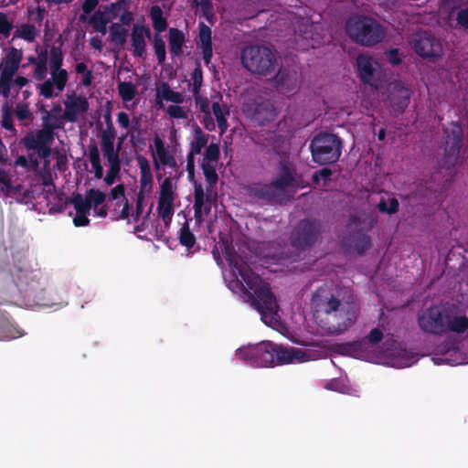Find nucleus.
<instances>
[{
  "mask_svg": "<svg viewBox=\"0 0 468 468\" xmlns=\"http://www.w3.org/2000/svg\"><path fill=\"white\" fill-rule=\"evenodd\" d=\"M229 264L237 280L236 286L242 292V298L261 314V320L268 324L275 320L279 305L268 282L254 272L248 264L234 257H229Z\"/></svg>",
  "mask_w": 468,
  "mask_h": 468,
  "instance_id": "obj_1",
  "label": "nucleus"
},
{
  "mask_svg": "<svg viewBox=\"0 0 468 468\" xmlns=\"http://www.w3.org/2000/svg\"><path fill=\"white\" fill-rule=\"evenodd\" d=\"M314 318L325 320L329 331L341 334L353 326L359 316V304L354 300H341L326 287L314 291L311 298Z\"/></svg>",
  "mask_w": 468,
  "mask_h": 468,
  "instance_id": "obj_2",
  "label": "nucleus"
},
{
  "mask_svg": "<svg viewBox=\"0 0 468 468\" xmlns=\"http://www.w3.org/2000/svg\"><path fill=\"white\" fill-rule=\"evenodd\" d=\"M420 328L427 334L442 335L447 332L464 334L468 330V318L459 314L455 303L431 305L418 319Z\"/></svg>",
  "mask_w": 468,
  "mask_h": 468,
  "instance_id": "obj_3",
  "label": "nucleus"
},
{
  "mask_svg": "<svg viewBox=\"0 0 468 468\" xmlns=\"http://www.w3.org/2000/svg\"><path fill=\"white\" fill-rule=\"evenodd\" d=\"M346 33L358 45L373 47L383 40L385 30L376 19L367 16H355L346 22Z\"/></svg>",
  "mask_w": 468,
  "mask_h": 468,
  "instance_id": "obj_4",
  "label": "nucleus"
},
{
  "mask_svg": "<svg viewBox=\"0 0 468 468\" xmlns=\"http://www.w3.org/2000/svg\"><path fill=\"white\" fill-rule=\"evenodd\" d=\"M442 133L446 147L439 166L452 175V170L459 163L461 148L463 144V129L459 122L452 121L443 125Z\"/></svg>",
  "mask_w": 468,
  "mask_h": 468,
  "instance_id": "obj_5",
  "label": "nucleus"
},
{
  "mask_svg": "<svg viewBox=\"0 0 468 468\" xmlns=\"http://www.w3.org/2000/svg\"><path fill=\"white\" fill-rule=\"evenodd\" d=\"M312 159L321 165L335 164L341 155L342 141L335 134L321 133L310 142Z\"/></svg>",
  "mask_w": 468,
  "mask_h": 468,
  "instance_id": "obj_6",
  "label": "nucleus"
},
{
  "mask_svg": "<svg viewBox=\"0 0 468 468\" xmlns=\"http://www.w3.org/2000/svg\"><path fill=\"white\" fill-rule=\"evenodd\" d=\"M323 223L320 219L307 217L297 222L290 235V243L299 251L312 248L321 239Z\"/></svg>",
  "mask_w": 468,
  "mask_h": 468,
  "instance_id": "obj_7",
  "label": "nucleus"
},
{
  "mask_svg": "<svg viewBox=\"0 0 468 468\" xmlns=\"http://www.w3.org/2000/svg\"><path fill=\"white\" fill-rule=\"evenodd\" d=\"M242 66L250 72L265 75L274 69L276 58L267 46H246L240 54Z\"/></svg>",
  "mask_w": 468,
  "mask_h": 468,
  "instance_id": "obj_8",
  "label": "nucleus"
},
{
  "mask_svg": "<svg viewBox=\"0 0 468 468\" xmlns=\"http://www.w3.org/2000/svg\"><path fill=\"white\" fill-rule=\"evenodd\" d=\"M273 346L274 343L262 341L257 345L239 347L235 356L237 359L250 367H273Z\"/></svg>",
  "mask_w": 468,
  "mask_h": 468,
  "instance_id": "obj_9",
  "label": "nucleus"
},
{
  "mask_svg": "<svg viewBox=\"0 0 468 468\" xmlns=\"http://www.w3.org/2000/svg\"><path fill=\"white\" fill-rule=\"evenodd\" d=\"M55 137L56 133L50 131V127L42 125L36 133H27L22 139V144L27 150L36 151L40 158L45 159L52 154Z\"/></svg>",
  "mask_w": 468,
  "mask_h": 468,
  "instance_id": "obj_10",
  "label": "nucleus"
},
{
  "mask_svg": "<svg viewBox=\"0 0 468 468\" xmlns=\"http://www.w3.org/2000/svg\"><path fill=\"white\" fill-rule=\"evenodd\" d=\"M410 43L419 56L431 61H435L442 55L441 42L431 32H416L411 36Z\"/></svg>",
  "mask_w": 468,
  "mask_h": 468,
  "instance_id": "obj_11",
  "label": "nucleus"
},
{
  "mask_svg": "<svg viewBox=\"0 0 468 468\" xmlns=\"http://www.w3.org/2000/svg\"><path fill=\"white\" fill-rule=\"evenodd\" d=\"M243 112L259 126L269 124L277 116V110L269 100L247 103L244 105Z\"/></svg>",
  "mask_w": 468,
  "mask_h": 468,
  "instance_id": "obj_12",
  "label": "nucleus"
},
{
  "mask_svg": "<svg viewBox=\"0 0 468 468\" xmlns=\"http://www.w3.org/2000/svg\"><path fill=\"white\" fill-rule=\"evenodd\" d=\"M273 85L278 93L291 96L300 89L297 72L289 68H280L273 78Z\"/></svg>",
  "mask_w": 468,
  "mask_h": 468,
  "instance_id": "obj_13",
  "label": "nucleus"
},
{
  "mask_svg": "<svg viewBox=\"0 0 468 468\" xmlns=\"http://www.w3.org/2000/svg\"><path fill=\"white\" fill-rule=\"evenodd\" d=\"M273 349V367L275 365H288L305 360V353L299 348L285 347L282 345L274 344Z\"/></svg>",
  "mask_w": 468,
  "mask_h": 468,
  "instance_id": "obj_14",
  "label": "nucleus"
},
{
  "mask_svg": "<svg viewBox=\"0 0 468 468\" xmlns=\"http://www.w3.org/2000/svg\"><path fill=\"white\" fill-rule=\"evenodd\" d=\"M254 142L267 154H279L284 144V138L275 132L266 131L256 134Z\"/></svg>",
  "mask_w": 468,
  "mask_h": 468,
  "instance_id": "obj_15",
  "label": "nucleus"
},
{
  "mask_svg": "<svg viewBox=\"0 0 468 468\" xmlns=\"http://www.w3.org/2000/svg\"><path fill=\"white\" fill-rule=\"evenodd\" d=\"M249 197L267 202V203H280L282 199V195L278 192L275 186L271 183L269 184H255L247 189Z\"/></svg>",
  "mask_w": 468,
  "mask_h": 468,
  "instance_id": "obj_16",
  "label": "nucleus"
},
{
  "mask_svg": "<svg viewBox=\"0 0 468 468\" xmlns=\"http://www.w3.org/2000/svg\"><path fill=\"white\" fill-rule=\"evenodd\" d=\"M296 172L285 162L279 163L277 176L271 181L278 192L284 197L286 189L295 181Z\"/></svg>",
  "mask_w": 468,
  "mask_h": 468,
  "instance_id": "obj_17",
  "label": "nucleus"
},
{
  "mask_svg": "<svg viewBox=\"0 0 468 468\" xmlns=\"http://www.w3.org/2000/svg\"><path fill=\"white\" fill-rule=\"evenodd\" d=\"M144 37H151V29L144 25H133L131 44L133 48V55L138 58H144L146 53V44Z\"/></svg>",
  "mask_w": 468,
  "mask_h": 468,
  "instance_id": "obj_18",
  "label": "nucleus"
},
{
  "mask_svg": "<svg viewBox=\"0 0 468 468\" xmlns=\"http://www.w3.org/2000/svg\"><path fill=\"white\" fill-rule=\"evenodd\" d=\"M22 59V49L12 47L0 65V69H2L0 76L14 78L15 74L19 69V65L21 64Z\"/></svg>",
  "mask_w": 468,
  "mask_h": 468,
  "instance_id": "obj_19",
  "label": "nucleus"
},
{
  "mask_svg": "<svg viewBox=\"0 0 468 468\" xmlns=\"http://www.w3.org/2000/svg\"><path fill=\"white\" fill-rule=\"evenodd\" d=\"M68 99L70 101H66L65 110H64V117L69 122H75L77 120V116L80 112H85L89 109L88 100L84 97L75 98L74 95L68 96Z\"/></svg>",
  "mask_w": 468,
  "mask_h": 468,
  "instance_id": "obj_20",
  "label": "nucleus"
},
{
  "mask_svg": "<svg viewBox=\"0 0 468 468\" xmlns=\"http://www.w3.org/2000/svg\"><path fill=\"white\" fill-rule=\"evenodd\" d=\"M137 165L140 169V192L149 193L153 190L154 176L151 172V165L144 155H137Z\"/></svg>",
  "mask_w": 468,
  "mask_h": 468,
  "instance_id": "obj_21",
  "label": "nucleus"
},
{
  "mask_svg": "<svg viewBox=\"0 0 468 468\" xmlns=\"http://www.w3.org/2000/svg\"><path fill=\"white\" fill-rule=\"evenodd\" d=\"M198 28L197 46L201 48L205 64L208 65L212 58L211 29L204 22H199Z\"/></svg>",
  "mask_w": 468,
  "mask_h": 468,
  "instance_id": "obj_22",
  "label": "nucleus"
},
{
  "mask_svg": "<svg viewBox=\"0 0 468 468\" xmlns=\"http://www.w3.org/2000/svg\"><path fill=\"white\" fill-rule=\"evenodd\" d=\"M42 125L51 127V131L55 133L56 130L61 129L65 123L66 117L62 113V107L60 104H55L53 108L46 112V114L41 116Z\"/></svg>",
  "mask_w": 468,
  "mask_h": 468,
  "instance_id": "obj_23",
  "label": "nucleus"
},
{
  "mask_svg": "<svg viewBox=\"0 0 468 468\" xmlns=\"http://www.w3.org/2000/svg\"><path fill=\"white\" fill-rule=\"evenodd\" d=\"M384 335L383 331L378 328H373L369 331V334L366 335L364 338L358 341H355L352 343H347L345 345L344 348L347 352H357L363 351L365 346L367 343L375 346L383 340Z\"/></svg>",
  "mask_w": 468,
  "mask_h": 468,
  "instance_id": "obj_24",
  "label": "nucleus"
},
{
  "mask_svg": "<svg viewBox=\"0 0 468 468\" xmlns=\"http://www.w3.org/2000/svg\"><path fill=\"white\" fill-rule=\"evenodd\" d=\"M356 65L358 75L362 82L366 84H372L375 80V69L373 67V60L367 55H358L356 58Z\"/></svg>",
  "mask_w": 468,
  "mask_h": 468,
  "instance_id": "obj_25",
  "label": "nucleus"
},
{
  "mask_svg": "<svg viewBox=\"0 0 468 468\" xmlns=\"http://www.w3.org/2000/svg\"><path fill=\"white\" fill-rule=\"evenodd\" d=\"M410 90L403 85H397L390 100L392 108L399 113H402L410 103Z\"/></svg>",
  "mask_w": 468,
  "mask_h": 468,
  "instance_id": "obj_26",
  "label": "nucleus"
},
{
  "mask_svg": "<svg viewBox=\"0 0 468 468\" xmlns=\"http://www.w3.org/2000/svg\"><path fill=\"white\" fill-rule=\"evenodd\" d=\"M186 43V36L184 32L171 27L169 29L168 47L172 57H178L182 53V48Z\"/></svg>",
  "mask_w": 468,
  "mask_h": 468,
  "instance_id": "obj_27",
  "label": "nucleus"
},
{
  "mask_svg": "<svg viewBox=\"0 0 468 468\" xmlns=\"http://www.w3.org/2000/svg\"><path fill=\"white\" fill-rule=\"evenodd\" d=\"M124 138H122L117 144V147H114V143H108L105 141L104 143H101V148L103 154L104 159L107 161L108 165H122L120 151L122 148V144Z\"/></svg>",
  "mask_w": 468,
  "mask_h": 468,
  "instance_id": "obj_28",
  "label": "nucleus"
},
{
  "mask_svg": "<svg viewBox=\"0 0 468 468\" xmlns=\"http://www.w3.org/2000/svg\"><path fill=\"white\" fill-rule=\"evenodd\" d=\"M23 188L21 184L13 186L9 175L0 168V195L5 197H16Z\"/></svg>",
  "mask_w": 468,
  "mask_h": 468,
  "instance_id": "obj_29",
  "label": "nucleus"
},
{
  "mask_svg": "<svg viewBox=\"0 0 468 468\" xmlns=\"http://www.w3.org/2000/svg\"><path fill=\"white\" fill-rule=\"evenodd\" d=\"M194 197H195V203H194V215L197 220L200 221L202 219L203 214H202V207L204 206L205 197L207 202L210 201V196L205 195L203 186L201 184H195V191H194Z\"/></svg>",
  "mask_w": 468,
  "mask_h": 468,
  "instance_id": "obj_30",
  "label": "nucleus"
},
{
  "mask_svg": "<svg viewBox=\"0 0 468 468\" xmlns=\"http://www.w3.org/2000/svg\"><path fill=\"white\" fill-rule=\"evenodd\" d=\"M110 40L117 47H122L127 42L128 30L119 23H112L109 28Z\"/></svg>",
  "mask_w": 468,
  "mask_h": 468,
  "instance_id": "obj_31",
  "label": "nucleus"
},
{
  "mask_svg": "<svg viewBox=\"0 0 468 468\" xmlns=\"http://www.w3.org/2000/svg\"><path fill=\"white\" fill-rule=\"evenodd\" d=\"M211 110L213 115L216 116V122H218L221 133H225L228 129L227 115L229 114V108L216 101L212 103Z\"/></svg>",
  "mask_w": 468,
  "mask_h": 468,
  "instance_id": "obj_32",
  "label": "nucleus"
},
{
  "mask_svg": "<svg viewBox=\"0 0 468 468\" xmlns=\"http://www.w3.org/2000/svg\"><path fill=\"white\" fill-rule=\"evenodd\" d=\"M150 18L153 20V27L157 32L156 34L166 30L167 20L166 17L164 16L163 10L159 5H154L150 8Z\"/></svg>",
  "mask_w": 468,
  "mask_h": 468,
  "instance_id": "obj_33",
  "label": "nucleus"
},
{
  "mask_svg": "<svg viewBox=\"0 0 468 468\" xmlns=\"http://www.w3.org/2000/svg\"><path fill=\"white\" fill-rule=\"evenodd\" d=\"M89 158L96 178H101L103 168L101 164L100 151L96 143L89 145Z\"/></svg>",
  "mask_w": 468,
  "mask_h": 468,
  "instance_id": "obj_34",
  "label": "nucleus"
},
{
  "mask_svg": "<svg viewBox=\"0 0 468 468\" xmlns=\"http://www.w3.org/2000/svg\"><path fill=\"white\" fill-rule=\"evenodd\" d=\"M67 204H72L76 213L79 214H90L91 207H90L88 200L86 197H82V196L74 192L70 197H68L65 201V206Z\"/></svg>",
  "mask_w": 468,
  "mask_h": 468,
  "instance_id": "obj_35",
  "label": "nucleus"
},
{
  "mask_svg": "<svg viewBox=\"0 0 468 468\" xmlns=\"http://www.w3.org/2000/svg\"><path fill=\"white\" fill-rule=\"evenodd\" d=\"M154 146L156 154L162 165L169 166H173L176 165V161L173 155L170 154L165 149V143L162 138L158 136L154 138Z\"/></svg>",
  "mask_w": 468,
  "mask_h": 468,
  "instance_id": "obj_36",
  "label": "nucleus"
},
{
  "mask_svg": "<svg viewBox=\"0 0 468 468\" xmlns=\"http://www.w3.org/2000/svg\"><path fill=\"white\" fill-rule=\"evenodd\" d=\"M177 239L179 240V244L186 247L187 249L193 248L196 244L197 238L191 231L187 221L181 226Z\"/></svg>",
  "mask_w": 468,
  "mask_h": 468,
  "instance_id": "obj_37",
  "label": "nucleus"
},
{
  "mask_svg": "<svg viewBox=\"0 0 468 468\" xmlns=\"http://www.w3.org/2000/svg\"><path fill=\"white\" fill-rule=\"evenodd\" d=\"M201 169L207 184V191H208L209 189H212L218 182V174H217V168L215 165L208 164L206 161H202Z\"/></svg>",
  "mask_w": 468,
  "mask_h": 468,
  "instance_id": "obj_38",
  "label": "nucleus"
},
{
  "mask_svg": "<svg viewBox=\"0 0 468 468\" xmlns=\"http://www.w3.org/2000/svg\"><path fill=\"white\" fill-rule=\"evenodd\" d=\"M207 144V135L205 134L199 126L195 129V140L191 143V148L188 154L193 155L199 154L202 148Z\"/></svg>",
  "mask_w": 468,
  "mask_h": 468,
  "instance_id": "obj_39",
  "label": "nucleus"
},
{
  "mask_svg": "<svg viewBox=\"0 0 468 468\" xmlns=\"http://www.w3.org/2000/svg\"><path fill=\"white\" fill-rule=\"evenodd\" d=\"M38 35L37 27L29 23L23 24L15 32V37H21L27 42H33Z\"/></svg>",
  "mask_w": 468,
  "mask_h": 468,
  "instance_id": "obj_40",
  "label": "nucleus"
},
{
  "mask_svg": "<svg viewBox=\"0 0 468 468\" xmlns=\"http://www.w3.org/2000/svg\"><path fill=\"white\" fill-rule=\"evenodd\" d=\"M63 59L64 55L61 47L53 46L51 49H49V69H51V70L62 69Z\"/></svg>",
  "mask_w": 468,
  "mask_h": 468,
  "instance_id": "obj_41",
  "label": "nucleus"
},
{
  "mask_svg": "<svg viewBox=\"0 0 468 468\" xmlns=\"http://www.w3.org/2000/svg\"><path fill=\"white\" fill-rule=\"evenodd\" d=\"M117 90L122 101L126 102L133 101L137 93L136 87L132 81H121L117 85Z\"/></svg>",
  "mask_w": 468,
  "mask_h": 468,
  "instance_id": "obj_42",
  "label": "nucleus"
},
{
  "mask_svg": "<svg viewBox=\"0 0 468 468\" xmlns=\"http://www.w3.org/2000/svg\"><path fill=\"white\" fill-rule=\"evenodd\" d=\"M48 51L46 49L41 50V52L37 56V63L35 66L34 76L37 80H41L46 78L48 69Z\"/></svg>",
  "mask_w": 468,
  "mask_h": 468,
  "instance_id": "obj_43",
  "label": "nucleus"
},
{
  "mask_svg": "<svg viewBox=\"0 0 468 468\" xmlns=\"http://www.w3.org/2000/svg\"><path fill=\"white\" fill-rule=\"evenodd\" d=\"M90 23L96 32H99L102 35L106 33L108 19L105 17L102 11L99 10L94 12L93 16H91L90 18Z\"/></svg>",
  "mask_w": 468,
  "mask_h": 468,
  "instance_id": "obj_44",
  "label": "nucleus"
},
{
  "mask_svg": "<svg viewBox=\"0 0 468 468\" xmlns=\"http://www.w3.org/2000/svg\"><path fill=\"white\" fill-rule=\"evenodd\" d=\"M86 198L90 207L96 208L98 206H101L106 199V195L97 188H90L87 191Z\"/></svg>",
  "mask_w": 468,
  "mask_h": 468,
  "instance_id": "obj_45",
  "label": "nucleus"
},
{
  "mask_svg": "<svg viewBox=\"0 0 468 468\" xmlns=\"http://www.w3.org/2000/svg\"><path fill=\"white\" fill-rule=\"evenodd\" d=\"M154 48L159 65H163L166 58L165 42L160 34H155L154 37Z\"/></svg>",
  "mask_w": 468,
  "mask_h": 468,
  "instance_id": "obj_46",
  "label": "nucleus"
},
{
  "mask_svg": "<svg viewBox=\"0 0 468 468\" xmlns=\"http://www.w3.org/2000/svg\"><path fill=\"white\" fill-rule=\"evenodd\" d=\"M162 96L166 101L176 104H181L184 101V95L178 91L173 90L166 82L163 84Z\"/></svg>",
  "mask_w": 468,
  "mask_h": 468,
  "instance_id": "obj_47",
  "label": "nucleus"
},
{
  "mask_svg": "<svg viewBox=\"0 0 468 468\" xmlns=\"http://www.w3.org/2000/svg\"><path fill=\"white\" fill-rule=\"evenodd\" d=\"M355 249L359 255H363L371 246L370 238L362 233H358L353 238Z\"/></svg>",
  "mask_w": 468,
  "mask_h": 468,
  "instance_id": "obj_48",
  "label": "nucleus"
},
{
  "mask_svg": "<svg viewBox=\"0 0 468 468\" xmlns=\"http://www.w3.org/2000/svg\"><path fill=\"white\" fill-rule=\"evenodd\" d=\"M68 72L66 69L51 70V80L58 90H63L68 81Z\"/></svg>",
  "mask_w": 468,
  "mask_h": 468,
  "instance_id": "obj_49",
  "label": "nucleus"
},
{
  "mask_svg": "<svg viewBox=\"0 0 468 468\" xmlns=\"http://www.w3.org/2000/svg\"><path fill=\"white\" fill-rule=\"evenodd\" d=\"M192 92L193 94L200 93V89L203 84V72L200 63H197L192 74Z\"/></svg>",
  "mask_w": 468,
  "mask_h": 468,
  "instance_id": "obj_50",
  "label": "nucleus"
},
{
  "mask_svg": "<svg viewBox=\"0 0 468 468\" xmlns=\"http://www.w3.org/2000/svg\"><path fill=\"white\" fill-rule=\"evenodd\" d=\"M377 207L378 211L391 215L395 214L399 210V203L395 197L390 198L389 203H388L385 199H380V202L378 203Z\"/></svg>",
  "mask_w": 468,
  "mask_h": 468,
  "instance_id": "obj_51",
  "label": "nucleus"
},
{
  "mask_svg": "<svg viewBox=\"0 0 468 468\" xmlns=\"http://www.w3.org/2000/svg\"><path fill=\"white\" fill-rule=\"evenodd\" d=\"M220 157V148L219 145L214 143H210L205 151L203 161L207 162L208 164L217 163Z\"/></svg>",
  "mask_w": 468,
  "mask_h": 468,
  "instance_id": "obj_52",
  "label": "nucleus"
},
{
  "mask_svg": "<svg viewBox=\"0 0 468 468\" xmlns=\"http://www.w3.org/2000/svg\"><path fill=\"white\" fill-rule=\"evenodd\" d=\"M174 192H173V185L172 179L170 177H165L161 184V191L159 200H174Z\"/></svg>",
  "mask_w": 468,
  "mask_h": 468,
  "instance_id": "obj_53",
  "label": "nucleus"
},
{
  "mask_svg": "<svg viewBox=\"0 0 468 468\" xmlns=\"http://www.w3.org/2000/svg\"><path fill=\"white\" fill-rule=\"evenodd\" d=\"M2 127L9 132H15L13 124L12 110L7 104L2 108Z\"/></svg>",
  "mask_w": 468,
  "mask_h": 468,
  "instance_id": "obj_54",
  "label": "nucleus"
},
{
  "mask_svg": "<svg viewBox=\"0 0 468 468\" xmlns=\"http://www.w3.org/2000/svg\"><path fill=\"white\" fill-rule=\"evenodd\" d=\"M455 21L456 28L468 31V6L460 8L456 12Z\"/></svg>",
  "mask_w": 468,
  "mask_h": 468,
  "instance_id": "obj_55",
  "label": "nucleus"
},
{
  "mask_svg": "<svg viewBox=\"0 0 468 468\" xmlns=\"http://www.w3.org/2000/svg\"><path fill=\"white\" fill-rule=\"evenodd\" d=\"M158 213L165 222L167 219L171 220L173 215V201L159 200Z\"/></svg>",
  "mask_w": 468,
  "mask_h": 468,
  "instance_id": "obj_56",
  "label": "nucleus"
},
{
  "mask_svg": "<svg viewBox=\"0 0 468 468\" xmlns=\"http://www.w3.org/2000/svg\"><path fill=\"white\" fill-rule=\"evenodd\" d=\"M15 113L17 119L20 121H33V113L29 110L28 104L27 103H18L15 108Z\"/></svg>",
  "mask_w": 468,
  "mask_h": 468,
  "instance_id": "obj_57",
  "label": "nucleus"
},
{
  "mask_svg": "<svg viewBox=\"0 0 468 468\" xmlns=\"http://www.w3.org/2000/svg\"><path fill=\"white\" fill-rule=\"evenodd\" d=\"M122 171V165H111L104 176V181L107 186H112L115 180L120 176Z\"/></svg>",
  "mask_w": 468,
  "mask_h": 468,
  "instance_id": "obj_58",
  "label": "nucleus"
},
{
  "mask_svg": "<svg viewBox=\"0 0 468 468\" xmlns=\"http://www.w3.org/2000/svg\"><path fill=\"white\" fill-rule=\"evenodd\" d=\"M195 97L196 104L199 111L205 114V118H210V104L209 101L206 97H201L199 93L193 94Z\"/></svg>",
  "mask_w": 468,
  "mask_h": 468,
  "instance_id": "obj_59",
  "label": "nucleus"
},
{
  "mask_svg": "<svg viewBox=\"0 0 468 468\" xmlns=\"http://www.w3.org/2000/svg\"><path fill=\"white\" fill-rule=\"evenodd\" d=\"M333 175V172L329 168H323L320 171L314 172L312 176V180L314 185H318L320 180L323 179L324 181V185L330 181V177Z\"/></svg>",
  "mask_w": 468,
  "mask_h": 468,
  "instance_id": "obj_60",
  "label": "nucleus"
},
{
  "mask_svg": "<svg viewBox=\"0 0 468 468\" xmlns=\"http://www.w3.org/2000/svg\"><path fill=\"white\" fill-rule=\"evenodd\" d=\"M202 16L209 22L212 23L214 17L213 5L210 0H201L200 3Z\"/></svg>",
  "mask_w": 468,
  "mask_h": 468,
  "instance_id": "obj_61",
  "label": "nucleus"
},
{
  "mask_svg": "<svg viewBox=\"0 0 468 468\" xmlns=\"http://www.w3.org/2000/svg\"><path fill=\"white\" fill-rule=\"evenodd\" d=\"M13 28V24L7 19L5 13H0V34L7 37Z\"/></svg>",
  "mask_w": 468,
  "mask_h": 468,
  "instance_id": "obj_62",
  "label": "nucleus"
},
{
  "mask_svg": "<svg viewBox=\"0 0 468 468\" xmlns=\"http://www.w3.org/2000/svg\"><path fill=\"white\" fill-rule=\"evenodd\" d=\"M166 112L172 117L176 119H186L187 118V112L184 110L183 107L177 105H169L166 108Z\"/></svg>",
  "mask_w": 468,
  "mask_h": 468,
  "instance_id": "obj_63",
  "label": "nucleus"
},
{
  "mask_svg": "<svg viewBox=\"0 0 468 468\" xmlns=\"http://www.w3.org/2000/svg\"><path fill=\"white\" fill-rule=\"evenodd\" d=\"M12 77H1L0 76V90L2 95L5 98H8L10 95Z\"/></svg>",
  "mask_w": 468,
  "mask_h": 468,
  "instance_id": "obj_64",
  "label": "nucleus"
}]
</instances>
